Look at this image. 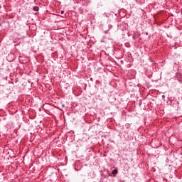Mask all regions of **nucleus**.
I'll list each match as a JSON object with an SVG mask.
<instances>
[{
	"mask_svg": "<svg viewBox=\"0 0 182 182\" xmlns=\"http://www.w3.org/2000/svg\"><path fill=\"white\" fill-rule=\"evenodd\" d=\"M33 10L35 11V12H38V11H39V8L38 6H34Z\"/></svg>",
	"mask_w": 182,
	"mask_h": 182,
	"instance_id": "f257e3e1",
	"label": "nucleus"
},
{
	"mask_svg": "<svg viewBox=\"0 0 182 182\" xmlns=\"http://www.w3.org/2000/svg\"><path fill=\"white\" fill-rule=\"evenodd\" d=\"M112 174H113V175L117 174V169H114V170L112 171Z\"/></svg>",
	"mask_w": 182,
	"mask_h": 182,
	"instance_id": "f03ea898",
	"label": "nucleus"
},
{
	"mask_svg": "<svg viewBox=\"0 0 182 182\" xmlns=\"http://www.w3.org/2000/svg\"><path fill=\"white\" fill-rule=\"evenodd\" d=\"M108 28H109V29H112V28H113V26H112V25L109 24V25L108 26Z\"/></svg>",
	"mask_w": 182,
	"mask_h": 182,
	"instance_id": "7ed1b4c3",
	"label": "nucleus"
},
{
	"mask_svg": "<svg viewBox=\"0 0 182 182\" xmlns=\"http://www.w3.org/2000/svg\"><path fill=\"white\" fill-rule=\"evenodd\" d=\"M162 99H166V95H162Z\"/></svg>",
	"mask_w": 182,
	"mask_h": 182,
	"instance_id": "20e7f679",
	"label": "nucleus"
},
{
	"mask_svg": "<svg viewBox=\"0 0 182 182\" xmlns=\"http://www.w3.org/2000/svg\"><path fill=\"white\" fill-rule=\"evenodd\" d=\"M61 14H64V11H61Z\"/></svg>",
	"mask_w": 182,
	"mask_h": 182,
	"instance_id": "39448f33",
	"label": "nucleus"
}]
</instances>
